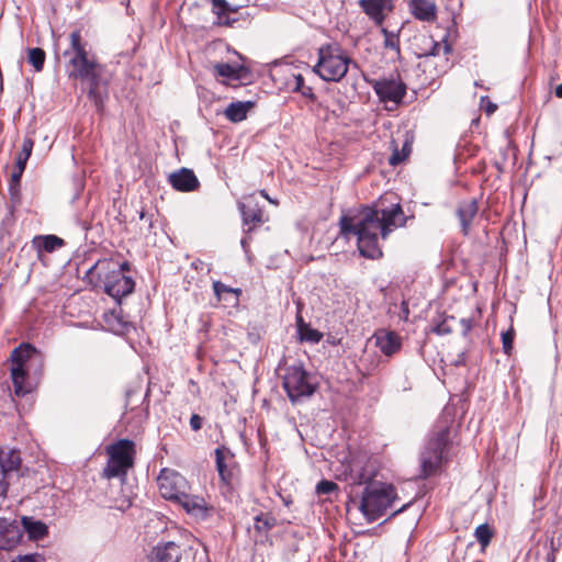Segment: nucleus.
<instances>
[{
    "label": "nucleus",
    "instance_id": "12",
    "mask_svg": "<svg viewBox=\"0 0 562 562\" xmlns=\"http://www.w3.org/2000/svg\"><path fill=\"white\" fill-rule=\"evenodd\" d=\"M160 495L165 499L178 502L188 490V482L180 473L162 469L157 479Z\"/></svg>",
    "mask_w": 562,
    "mask_h": 562
},
{
    "label": "nucleus",
    "instance_id": "58",
    "mask_svg": "<svg viewBox=\"0 0 562 562\" xmlns=\"http://www.w3.org/2000/svg\"><path fill=\"white\" fill-rule=\"evenodd\" d=\"M474 562H482L481 560H475Z\"/></svg>",
    "mask_w": 562,
    "mask_h": 562
},
{
    "label": "nucleus",
    "instance_id": "20",
    "mask_svg": "<svg viewBox=\"0 0 562 562\" xmlns=\"http://www.w3.org/2000/svg\"><path fill=\"white\" fill-rule=\"evenodd\" d=\"M359 5L375 24L381 25L385 19L384 11L392 8V0H359Z\"/></svg>",
    "mask_w": 562,
    "mask_h": 562
},
{
    "label": "nucleus",
    "instance_id": "41",
    "mask_svg": "<svg viewBox=\"0 0 562 562\" xmlns=\"http://www.w3.org/2000/svg\"><path fill=\"white\" fill-rule=\"evenodd\" d=\"M202 425H203V418L198 414H193L190 418L191 429L194 431H199L202 428Z\"/></svg>",
    "mask_w": 562,
    "mask_h": 562
},
{
    "label": "nucleus",
    "instance_id": "25",
    "mask_svg": "<svg viewBox=\"0 0 562 562\" xmlns=\"http://www.w3.org/2000/svg\"><path fill=\"white\" fill-rule=\"evenodd\" d=\"M254 106L251 101H237L232 102L225 110L224 114L226 119L233 123H238L247 117V113Z\"/></svg>",
    "mask_w": 562,
    "mask_h": 562
},
{
    "label": "nucleus",
    "instance_id": "28",
    "mask_svg": "<svg viewBox=\"0 0 562 562\" xmlns=\"http://www.w3.org/2000/svg\"><path fill=\"white\" fill-rule=\"evenodd\" d=\"M214 70L216 75L221 77L232 80H240L243 78V72L247 69L244 66H232L227 63H217L214 65Z\"/></svg>",
    "mask_w": 562,
    "mask_h": 562
},
{
    "label": "nucleus",
    "instance_id": "35",
    "mask_svg": "<svg viewBox=\"0 0 562 562\" xmlns=\"http://www.w3.org/2000/svg\"><path fill=\"white\" fill-rule=\"evenodd\" d=\"M474 536L482 550H484L490 544L494 536V531L488 524H482L475 528Z\"/></svg>",
    "mask_w": 562,
    "mask_h": 562
},
{
    "label": "nucleus",
    "instance_id": "55",
    "mask_svg": "<svg viewBox=\"0 0 562 562\" xmlns=\"http://www.w3.org/2000/svg\"><path fill=\"white\" fill-rule=\"evenodd\" d=\"M554 93L558 98H561L562 99V83L558 85L555 87V90H554Z\"/></svg>",
    "mask_w": 562,
    "mask_h": 562
},
{
    "label": "nucleus",
    "instance_id": "18",
    "mask_svg": "<svg viewBox=\"0 0 562 562\" xmlns=\"http://www.w3.org/2000/svg\"><path fill=\"white\" fill-rule=\"evenodd\" d=\"M182 550L173 541L157 544L148 557V562H180Z\"/></svg>",
    "mask_w": 562,
    "mask_h": 562
},
{
    "label": "nucleus",
    "instance_id": "54",
    "mask_svg": "<svg viewBox=\"0 0 562 562\" xmlns=\"http://www.w3.org/2000/svg\"><path fill=\"white\" fill-rule=\"evenodd\" d=\"M411 502H408L407 504H404L402 507H400L398 509H396L391 516H395L397 515L398 513H402L403 510H405L408 506H411Z\"/></svg>",
    "mask_w": 562,
    "mask_h": 562
},
{
    "label": "nucleus",
    "instance_id": "16",
    "mask_svg": "<svg viewBox=\"0 0 562 562\" xmlns=\"http://www.w3.org/2000/svg\"><path fill=\"white\" fill-rule=\"evenodd\" d=\"M375 346L386 356L392 357L402 348L401 336L392 330L381 329L374 333Z\"/></svg>",
    "mask_w": 562,
    "mask_h": 562
},
{
    "label": "nucleus",
    "instance_id": "50",
    "mask_svg": "<svg viewBox=\"0 0 562 562\" xmlns=\"http://www.w3.org/2000/svg\"><path fill=\"white\" fill-rule=\"evenodd\" d=\"M119 269L121 273L125 274L126 271H130V263L127 261L119 262Z\"/></svg>",
    "mask_w": 562,
    "mask_h": 562
},
{
    "label": "nucleus",
    "instance_id": "38",
    "mask_svg": "<svg viewBox=\"0 0 562 562\" xmlns=\"http://www.w3.org/2000/svg\"><path fill=\"white\" fill-rule=\"evenodd\" d=\"M337 490H338V485L335 482L328 481V480H322L316 485V493L318 495H328V494L334 493Z\"/></svg>",
    "mask_w": 562,
    "mask_h": 562
},
{
    "label": "nucleus",
    "instance_id": "46",
    "mask_svg": "<svg viewBox=\"0 0 562 562\" xmlns=\"http://www.w3.org/2000/svg\"><path fill=\"white\" fill-rule=\"evenodd\" d=\"M303 97L308 98L311 100H315V94L313 92V89L311 87L304 86L303 90H299Z\"/></svg>",
    "mask_w": 562,
    "mask_h": 562
},
{
    "label": "nucleus",
    "instance_id": "11",
    "mask_svg": "<svg viewBox=\"0 0 562 562\" xmlns=\"http://www.w3.org/2000/svg\"><path fill=\"white\" fill-rule=\"evenodd\" d=\"M372 89L381 102H393L398 104L406 94V83L400 78V75L383 77L370 81Z\"/></svg>",
    "mask_w": 562,
    "mask_h": 562
},
{
    "label": "nucleus",
    "instance_id": "17",
    "mask_svg": "<svg viewBox=\"0 0 562 562\" xmlns=\"http://www.w3.org/2000/svg\"><path fill=\"white\" fill-rule=\"evenodd\" d=\"M171 187L180 192H192L200 187L199 179L191 169L181 168L169 176Z\"/></svg>",
    "mask_w": 562,
    "mask_h": 562
},
{
    "label": "nucleus",
    "instance_id": "13",
    "mask_svg": "<svg viewBox=\"0 0 562 562\" xmlns=\"http://www.w3.org/2000/svg\"><path fill=\"white\" fill-rule=\"evenodd\" d=\"M22 541L20 522L18 519L0 517V549L12 550Z\"/></svg>",
    "mask_w": 562,
    "mask_h": 562
},
{
    "label": "nucleus",
    "instance_id": "53",
    "mask_svg": "<svg viewBox=\"0 0 562 562\" xmlns=\"http://www.w3.org/2000/svg\"><path fill=\"white\" fill-rule=\"evenodd\" d=\"M456 364L457 366L465 364V353L464 352L459 355V359L456 361Z\"/></svg>",
    "mask_w": 562,
    "mask_h": 562
},
{
    "label": "nucleus",
    "instance_id": "5",
    "mask_svg": "<svg viewBox=\"0 0 562 562\" xmlns=\"http://www.w3.org/2000/svg\"><path fill=\"white\" fill-rule=\"evenodd\" d=\"M351 61L340 45L325 44L318 48V60L313 71L325 81L338 82L348 72Z\"/></svg>",
    "mask_w": 562,
    "mask_h": 562
},
{
    "label": "nucleus",
    "instance_id": "19",
    "mask_svg": "<svg viewBox=\"0 0 562 562\" xmlns=\"http://www.w3.org/2000/svg\"><path fill=\"white\" fill-rule=\"evenodd\" d=\"M19 522L22 538L26 535L30 541L42 540L48 535L47 525L32 516H22Z\"/></svg>",
    "mask_w": 562,
    "mask_h": 562
},
{
    "label": "nucleus",
    "instance_id": "22",
    "mask_svg": "<svg viewBox=\"0 0 562 562\" xmlns=\"http://www.w3.org/2000/svg\"><path fill=\"white\" fill-rule=\"evenodd\" d=\"M479 211L477 201L471 199L460 203L457 215L460 220L462 232L467 235L469 233L471 223Z\"/></svg>",
    "mask_w": 562,
    "mask_h": 562
},
{
    "label": "nucleus",
    "instance_id": "3",
    "mask_svg": "<svg viewBox=\"0 0 562 562\" xmlns=\"http://www.w3.org/2000/svg\"><path fill=\"white\" fill-rule=\"evenodd\" d=\"M83 280L94 289H102L117 302L133 293L135 288V281L121 273L119 261L112 258L99 259L87 270Z\"/></svg>",
    "mask_w": 562,
    "mask_h": 562
},
{
    "label": "nucleus",
    "instance_id": "52",
    "mask_svg": "<svg viewBox=\"0 0 562 562\" xmlns=\"http://www.w3.org/2000/svg\"><path fill=\"white\" fill-rule=\"evenodd\" d=\"M240 244H241V247H243L244 251L248 252V247H249L248 238L247 237L243 238Z\"/></svg>",
    "mask_w": 562,
    "mask_h": 562
},
{
    "label": "nucleus",
    "instance_id": "56",
    "mask_svg": "<svg viewBox=\"0 0 562 562\" xmlns=\"http://www.w3.org/2000/svg\"><path fill=\"white\" fill-rule=\"evenodd\" d=\"M401 151L402 153H407V156L409 155L411 148H409L407 143L404 144V146H403Z\"/></svg>",
    "mask_w": 562,
    "mask_h": 562
},
{
    "label": "nucleus",
    "instance_id": "23",
    "mask_svg": "<svg viewBox=\"0 0 562 562\" xmlns=\"http://www.w3.org/2000/svg\"><path fill=\"white\" fill-rule=\"evenodd\" d=\"M412 12L424 22H434L437 19V7L429 0H412Z\"/></svg>",
    "mask_w": 562,
    "mask_h": 562
},
{
    "label": "nucleus",
    "instance_id": "8",
    "mask_svg": "<svg viewBox=\"0 0 562 562\" xmlns=\"http://www.w3.org/2000/svg\"><path fill=\"white\" fill-rule=\"evenodd\" d=\"M449 442L450 430L448 427H441L432 432L425 449L420 453L419 477L427 479L438 471L443 459V452Z\"/></svg>",
    "mask_w": 562,
    "mask_h": 562
},
{
    "label": "nucleus",
    "instance_id": "30",
    "mask_svg": "<svg viewBox=\"0 0 562 562\" xmlns=\"http://www.w3.org/2000/svg\"><path fill=\"white\" fill-rule=\"evenodd\" d=\"M277 525V519L270 513H260L255 517L254 528L256 532L267 536Z\"/></svg>",
    "mask_w": 562,
    "mask_h": 562
},
{
    "label": "nucleus",
    "instance_id": "26",
    "mask_svg": "<svg viewBox=\"0 0 562 562\" xmlns=\"http://www.w3.org/2000/svg\"><path fill=\"white\" fill-rule=\"evenodd\" d=\"M33 245L41 251L53 252L65 245V240L56 235L36 236Z\"/></svg>",
    "mask_w": 562,
    "mask_h": 562
},
{
    "label": "nucleus",
    "instance_id": "7",
    "mask_svg": "<svg viewBox=\"0 0 562 562\" xmlns=\"http://www.w3.org/2000/svg\"><path fill=\"white\" fill-rule=\"evenodd\" d=\"M282 384L292 403L311 397L317 389L315 378L304 369L301 362L285 367Z\"/></svg>",
    "mask_w": 562,
    "mask_h": 562
},
{
    "label": "nucleus",
    "instance_id": "32",
    "mask_svg": "<svg viewBox=\"0 0 562 562\" xmlns=\"http://www.w3.org/2000/svg\"><path fill=\"white\" fill-rule=\"evenodd\" d=\"M34 140L31 137H25L22 143L21 150L19 151L15 160V167L25 169L29 158L32 155Z\"/></svg>",
    "mask_w": 562,
    "mask_h": 562
},
{
    "label": "nucleus",
    "instance_id": "57",
    "mask_svg": "<svg viewBox=\"0 0 562 562\" xmlns=\"http://www.w3.org/2000/svg\"><path fill=\"white\" fill-rule=\"evenodd\" d=\"M145 217H146V212H145L144 210H142V211L139 212V218H140V220H144Z\"/></svg>",
    "mask_w": 562,
    "mask_h": 562
},
{
    "label": "nucleus",
    "instance_id": "10",
    "mask_svg": "<svg viewBox=\"0 0 562 562\" xmlns=\"http://www.w3.org/2000/svg\"><path fill=\"white\" fill-rule=\"evenodd\" d=\"M21 453L16 449L0 448V496L20 479Z\"/></svg>",
    "mask_w": 562,
    "mask_h": 562
},
{
    "label": "nucleus",
    "instance_id": "48",
    "mask_svg": "<svg viewBox=\"0 0 562 562\" xmlns=\"http://www.w3.org/2000/svg\"><path fill=\"white\" fill-rule=\"evenodd\" d=\"M11 562H37V561L32 555H23V557H19L15 560H12Z\"/></svg>",
    "mask_w": 562,
    "mask_h": 562
},
{
    "label": "nucleus",
    "instance_id": "47",
    "mask_svg": "<svg viewBox=\"0 0 562 562\" xmlns=\"http://www.w3.org/2000/svg\"><path fill=\"white\" fill-rule=\"evenodd\" d=\"M550 543H551V552L548 553V555H547V562H554V560H555V553L554 552L557 550V548L554 547V540L551 539Z\"/></svg>",
    "mask_w": 562,
    "mask_h": 562
},
{
    "label": "nucleus",
    "instance_id": "43",
    "mask_svg": "<svg viewBox=\"0 0 562 562\" xmlns=\"http://www.w3.org/2000/svg\"><path fill=\"white\" fill-rule=\"evenodd\" d=\"M462 335L465 337L472 330V321L470 318H461Z\"/></svg>",
    "mask_w": 562,
    "mask_h": 562
},
{
    "label": "nucleus",
    "instance_id": "14",
    "mask_svg": "<svg viewBox=\"0 0 562 562\" xmlns=\"http://www.w3.org/2000/svg\"><path fill=\"white\" fill-rule=\"evenodd\" d=\"M215 462L221 480L225 484H231L237 469L232 451L225 446L217 447L215 449Z\"/></svg>",
    "mask_w": 562,
    "mask_h": 562
},
{
    "label": "nucleus",
    "instance_id": "9",
    "mask_svg": "<svg viewBox=\"0 0 562 562\" xmlns=\"http://www.w3.org/2000/svg\"><path fill=\"white\" fill-rule=\"evenodd\" d=\"M109 460L103 470L108 479L125 477L134 464L135 443L130 439H120L108 447Z\"/></svg>",
    "mask_w": 562,
    "mask_h": 562
},
{
    "label": "nucleus",
    "instance_id": "44",
    "mask_svg": "<svg viewBox=\"0 0 562 562\" xmlns=\"http://www.w3.org/2000/svg\"><path fill=\"white\" fill-rule=\"evenodd\" d=\"M409 315V308L408 303L406 301H403L401 303V312H400V318L403 321H407Z\"/></svg>",
    "mask_w": 562,
    "mask_h": 562
},
{
    "label": "nucleus",
    "instance_id": "29",
    "mask_svg": "<svg viewBox=\"0 0 562 562\" xmlns=\"http://www.w3.org/2000/svg\"><path fill=\"white\" fill-rule=\"evenodd\" d=\"M454 316L451 315H438L434 317L430 322V331L438 335L445 336L452 333V328L449 325V321H454Z\"/></svg>",
    "mask_w": 562,
    "mask_h": 562
},
{
    "label": "nucleus",
    "instance_id": "4",
    "mask_svg": "<svg viewBox=\"0 0 562 562\" xmlns=\"http://www.w3.org/2000/svg\"><path fill=\"white\" fill-rule=\"evenodd\" d=\"M11 379L16 396H24L31 392V385L27 383L30 370L42 363V355L30 344H22L14 348L11 353Z\"/></svg>",
    "mask_w": 562,
    "mask_h": 562
},
{
    "label": "nucleus",
    "instance_id": "24",
    "mask_svg": "<svg viewBox=\"0 0 562 562\" xmlns=\"http://www.w3.org/2000/svg\"><path fill=\"white\" fill-rule=\"evenodd\" d=\"M178 503L181 504L188 514L201 517L206 516L207 507L202 497L193 496L186 492Z\"/></svg>",
    "mask_w": 562,
    "mask_h": 562
},
{
    "label": "nucleus",
    "instance_id": "2",
    "mask_svg": "<svg viewBox=\"0 0 562 562\" xmlns=\"http://www.w3.org/2000/svg\"><path fill=\"white\" fill-rule=\"evenodd\" d=\"M70 45L64 52L65 72L67 78L80 82L88 88V98L97 105L101 102V88L106 87L103 80V65L98 61L97 56L88 49V43L82 40L80 31H74L70 36Z\"/></svg>",
    "mask_w": 562,
    "mask_h": 562
},
{
    "label": "nucleus",
    "instance_id": "49",
    "mask_svg": "<svg viewBox=\"0 0 562 562\" xmlns=\"http://www.w3.org/2000/svg\"><path fill=\"white\" fill-rule=\"evenodd\" d=\"M370 480H371V475H367L364 473H360L358 475L357 482H358V484H363V483H368Z\"/></svg>",
    "mask_w": 562,
    "mask_h": 562
},
{
    "label": "nucleus",
    "instance_id": "42",
    "mask_svg": "<svg viewBox=\"0 0 562 562\" xmlns=\"http://www.w3.org/2000/svg\"><path fill=\"white\" fill-rule=\"evenodd\" d=\"M304 86H305L304 77L301 74L294 75V85H293L292 90L294 92H296L299 90H303Z\"/></svg>",
    "mask_w": 562,
    "mask_h": 562
},
{
    "label": "nucleus",
    "instance_id": "45",
    "mask_svg": "<svg viewBox=\"0 0 562 562\" xmlns=\"http://www.w3.org/2000/svg\"><path fill=\"white\" fill-rule=\"evenodd\" d=\"M25 169H20L19 167H14V170L11 175V181L12 182H15V183H19L20 180H21V177L23 175Z\"/></svg>",
    "mask_w": 562,
    "mask_h": 562
},
{
    "label": "nucleus",
    "instance_id": "31",
    "mask_svg": "<svg viewBox=\"0 0 562 562\" xmlns=\"http://www.w3.org/2000/svg\"><path fill=\"white\" fill-rule=\"evenodd\" d=\"M105 323L108 324L110 329L115 334H125L132 327V324L130 322L124 321V318L121 315L116 314L115 312L105 315Z\"/></svg>",
    "mask_w": 562,
    "mask_h": 562
},
{
    "label": "nucleus",
    "instance_id": "33",
    "mask_svg": "<svg viewBox=\"0 0 562 562\" xmlns=\"http://www.w3.org/2000/svg\"><path fill=\"white\" fill-rule=\"evenodd\" d=\"M381 33L383 34L384 42L383 46L385 49L393 50L396 56H400L401 54V47H400V36L397 33L391 32L385 27L381 29Z\"/></svg>",
    "mask_w": 562,
    "mask_h": 562
},
{
    "label": "nucleus",
    "instance_id": "51",
    "mask_svg": "<svg viewBox=\"0 0 562 562\" xmlns=\"http://www.w3.org/2000/svg\"><path fill=\"white\" fill-rule=\"evenodd\" d=\"M496 109H497L496 104L490 102L488 105L486 106V113L492 114L496 111Z\"/></svg>",
    "mask_w": 562,
    "mask_h": 562
},
{
    "label": "nucleus",
    "instance_id": "36",
    "mask_svg": "<svg viewBox=\"0 0 562 562\" xmlns=\"http://www.w3.org/2000/svg\"><path fill=\"white\" fill-rule=\"evenodd\" d=\"M213 290L218 301L225 299V294H235V300H238L240 289H233L221 281L213 282Z\"/></svg>",
    "mask_w": 562,
    "mask_h": 562
},
{
    "label": "nucleus",
    "instance_id": "34",
    "mask_svg": "<svg viewBox=\"0 0 562 562\" xmlns=\"http://www.w3.org/2000/svg\"><path fill=\"white\" fill-rule=\"evenodd\" d=\"M46 54L40 47L27 49V61L33 66L35 71H42L45 64Z\"/></svg>",
    "mask_w": 562,
    "mask_h": 562
},
{
    "label": "nucleus",
    "instance_id": "39",
    "mask_svg": "<svg viewBox=\"0 0 562 562\" xmlns=\"http://www.w3.org/2000/svg\"><path fill=\"white\" fill-rule=\"evenodd\" d=\"M515 338V330L510 327L508 330L502 334L503 350L506 355H510L513 349V342Z\"/></svg>",
    "mask_w": 562,
    "mask_h": 562
},
{
    "label": "nucleus",
    "instance_id": "21",
    "mask_svg": "<svg viewBox=\"0 0 562 562\" xmlns=\"http://www.w3.org/2000/svg\"><path fill=\"white\" fill-rule=\"evenodd\" d=\"M212 3V12L216 15V21H214V25L216 26H233V24L237 21V19L231 18V13H235L237 11L231 3L226 0H211Z\"/></svg>",
    "mask_w": 562,
    "mask_h": 562
},
{
    "label": "nucleus",
    "instance_id": "6",
    "mask_svg": "<svg viewBox=\"0 0 562 562\" xmlns=\"http://www.w3.org/2000/svg\"><path fill=\"white\" fill-rule=\"evenodd\" d=\"M395 499L392 485L374 483L364 488L359 508L369 521H375L386 514Z\"/></svg>",
    "mask_w": 562,
    "mask_h": 562
},
{
    "label": "nucleus",
    "instance_id": "27",
    "mask_svg": "<svg viewBox=\"0 0 562 562\" xmlns=\"http://www.w3.org/2000/svg\"><path fill=\"white\" fill-rule=\"evenodd\" d=\"M297 333L301 341L317 344L322 340L323 334L306 324L302 316H297Z\"/></svg>",
    "mask_w": 562,
    "mask_h": 562
},
{
    "label": "nucleus",
    "instance_id": "40",
    "mask_svg": "<svg viewBox=\"0 0 562 562\" xmlns=\"http://www.w3.org/2000/svg\"><path fill=\"white\" fill-rule=\"evenodd\" d=\"M407 157V153H402L398 149H395L393 154L389 158V164L391 166H397L403 162Z\"/></svg>",
    "mask_w": 562,
    "mask_h": 562
},
{
    "label": "nucleus",
    "instance_id": "37",
    "mask_svg": "<svg viewBox=\"0 0 562 562\" xmlns=\"http://www.w3.org/2000/svg\"><path fill=\"white\" fill-rule=\"evenodd\" d=\"M427 41L430 44V48L424 53L425 56H438L441 48L443 49L445 55H448L451 52V46L447 42L442 46L441 43L434 41L432 37H428Z\"/></svg>",
    "mask_w": 562,
    "mask_h": 562
},
{
    "label": "nucleus",
    "instance_id": "1",
    "mask_svg": "<svg viewBox=\"0 0 562 562\" xmlns=\"http://www.w3.org/2000/svg\"><path fill=\"white\" fill-rule=\"evenodd\" d=\"M406 221L400 203L384 206L380 202L361 207L355 215H342L339 220L340 235L347 239L356 236L360 255L378 259L383 255L379 238L386 239L394 228L405 226Z\"/></svg>",
    "mask_w": 562,
    "mask_h": 562
},
{
    "label": "nucleus",
    "instance_id": "15",
    "mask_svg": "<svg viewBox=\"0 0 562 562\" xmlns=\"http://www.w3.org/2000/svg\"><path fill=\"white\" fill-rule=\"evenodd\" d=\"M241 217L244 232L250 234L256 227L263 224V211L252 199L238 204Z\"/></svg>",
    "mask_w": 562,
    "mask_h": 562
}]
</instances>
